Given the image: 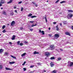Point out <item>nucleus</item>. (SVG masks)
<instances>
[{
  "label": "nucleus",
  "mask_w": 73,
  "mask_h": 73,
  "mask_svg": "<svg viewBox=\"0 0 73 73\" xmlns=\"http://www.w3.org/2000/svg\"><path fill=\"white\" fill-rule=\"evenodd\" d=\"M72 17H73V15L72 14H68L67 18L68 19H71Z\"/></svg>",
  "instance_id": "nucleus-1"
},
{
  "label": "nucleus",
  "mask_w": 73,
  "mask_h": 73,
  "mask_svg": "<svg viewBox=\"0 0 73 73\" xmlns=\"http://www.w3.org/2000/svg\"><path fill=\"white\" fill-rule=\"evenodd\" d=\"M68 65H69L70 66H72L73 65V62H71L70 61H69L68 62Z\"/></svg>",
  "instance_id": "nucleus-2"
},
{
  "label": "nucleus",
  "mask_w": 73,
  "mask_h": 73,
  "mask_svg": "<svg viewBox=\"0 0 73 73\" xmlns=\"http://www.w3.org/2000/svg\"><path fill=\"white\" fill-rule=\"evenodd\" d=\"M50 54L48 52H46L45 53V55L46 56V57H48L49 56Z\"/></svg>",
  "instance_id": "nucleus-3"
},
{
  "label": "nucleus",
  "mask_w": 73,
  "mask_h": 73,
  "mask_svg": "<svg viewBox=\"0 0 73 73\" xmlns=\"http://www.w3.org/2000/svg\"><path fill=\"white\" fill-rule=\"evenodd\" d=\"M15 24V22L14 21H13L11 23V26H14Z\"/></svg>",
  "instance_id": "nucleus-4"
},
{
  "label": "nucleus",
  "mask_w": 73,
  "mask_h": 73,
  "mask_svg": "<svg viewBox=\"0 0 73 73\" xmlns=\"http://www.w3.org/2000/svg\"><path fill=\"white\" fill-rule=\"evenodd\" d=\"M50 48L51 50H53L54 49V47L52 46H50Z\"/></svg>",
  "instance_id": "nucleus-5"
},
{
  "label": "nucleus",
  "mask_w": 73,
  "mask_h": 73,
  "mask_svg": "<svg viewBox=\"0 0 73 73\" xmlns=\"http://www.w3.org/2000/svg\"><path fill=\"white\" fill-rule=\"evenodd\" d=\"M50 65L51 67H53V66H54V64L52 62H51L50 63Z\"/></svg>",
  "instance_id": "nucleus-6"
},
{
  "label": "nucleus",
  "mask_w": 73,
  "mask_h": 73,
  "mask_svg": "<svg viewBox=\"0 0 73 73\" xmlns=\"http://www.w3.org/2000/svg\"><path fill=\"white\" fill-rule=\"evenodd\" d=\"M5 69L6 70H12V69H11L9 68H8L7 67H6Z\"/></svg>",
  "instance_id": "nucleus-7"
},
{
  "label": "nucleus",
  "mask_w": 73,
  "mask_h": 73,
  "mask_svg": "<svg viewBox=\"0 0 73 73\" xmlns=\"http://www.w3.org/2000/svg\"><path fill=\"white\" fill-rule=\"evenodd\" d=\"M15 37H16L15 35H13L12 36V38H11V40H15Z\"/></svg>",
  "instance_id": "nucleus-8"
},
{
  "label": "nucleus",
  "mask_w": 73,
  "mask_h": 73,
  "mask_svg": "<svg viewBox=\"0 0 73 73\" xmlns=\"http://www.w3.org/2000/svg\"><path fill=\"white\" fill-rule=\"evenodd\" d=\"M54 36L55 37H57V38H58L59 37V35L58 34H56Z\"/></svg>",
  "instance_id": "nucleus-9"
},
{
  "label": "nucleus",
  "mask_w": 73,
  "mask_h": 73,
  "mask_svg": "<svg viewBox=\"0 0 73 73\" xmlns=\"http://www.w3.org/2000/svg\"><path fill=\"white\" fill-rule=\"evenodd\" d=\"M32 4H33L34 5H35V6H36V7H37L38 6V5L36 4V3L34 2H32Z\"/></svg>",
  "instance_id": "nucleus-10"
},
{
  "label": "nucleus",
  "mask_w": 73,
  "mask_h": 73,
  "mask_svg": "<svg viewBox=\"0 0 73 73\" xmlns=\"http://www.w3.org/2000/svg\"><path fill=\"white\" fill-rule=\"evenodd\" d=\"M34 54H39V52H37L36 51H35L34 52Z\"/></svg>",
  "instance_id": "nucleus-11"
},
{
  "label": "nucleus",
  "mask_w": 73,
  "mask_h": 73,
  "mask_svg": "<svg viewBox=\"0 0 73 73\" xmlns=\"http://www.w3.org/2000/svg\"><path fill=\"white\" fill-rule=\"evenodd\" d=\"M13 1V0H10V1L7 2V4H11V3Z\"/></svg>",
  "instance_id": "nucleus-12"
},
{
  "label": "nucleus",
  "mask_w": 73,
  "mask_h": 73,
  "mask_svg": "<svg viewBox=\"0 0 73 73\" xmlns=\"http://www.w3.org/2000/svg\"><path fill=\"white\" fill-rule=\"evenodd\" d=\"M15 62H9V64H15Z\"/></svg>",
  "instance_id": "nucleus-13"
},
{
  "label": "nucleus",
  "mask_w": 73,
  "mask_h": 73,
  "mask_svg": "<svg viewBox=\"0 0 73 73\" xmlns=\"http://www.w3.org/2000/svg\"><path fill=\"white\" fill-rule=\"evenodd\" d=\"M66 35H68V36H70V33L69 32L66 33Z\"/></svg>",
  "instance_id": "nucleus-14"
},
{
  "label": "nucleus",
  "mask_w": 73,
  "mask_h": 73,
  "mask_svg": "<svg viewBox=\"0 0 73 73\" xmlns=\"http://www.w3.org/2000/svg\"><path fill=\"white\" fill-rule=\"evenodd\" d=\"M27 54V53H25L22 54L21 55V56L22 57H24V56H25V54Z\"/></svg>",
  "instance_id": "nucleus-15"
},
{
  "label": "nucleus",
  "mask_w": 73,
  "mask_h": 73,
  "mask_svg": "<svg viewBox=\"0 0 73 73\" xmlns=\"http://www.w3.org/2000/svg\"><path fill=\"white\" fill-rule=\"evenodd\" d=\"M10 56L12 58H14V59H16V57L15 56H13V55H11Z\"/></svg>",
  "instance_id": "nucleus-16"
},
{
  "label": "nucleus",
  "mask_w": 73,
  "mask_h": 73,
  "mask_svg": "<svg viewBox=\"0 0 73 73\" xmlns=\"http://www.w3.org/2000/svg\"><path fill=\"white\" fill-rule=\"evenodd\" d=\"M3 69V65L1 64H0V70Z\"/></svg>",
  "instance_id": "nucleus-17"
},
{
  "label": "nucleus",
  "mask_w": 73,
  "mask_h": 73,
  "mask_svg": "<svg viewBox=\"0 0 73 73\" xmlns=\"http://www.w3.org/2000/svg\"><path fill=\"white\" fill-rule=\"evenodd\" d=\"M2 13L3 14V15H7V13H6V12L4 11H3V12Z\"/></svg>",
  "instance_id": "nucleus-18"
},
{
  "label": "nucleus",
  "mask_w": 73,
  "mask_h": 73,
  "mask_svg": "<svg viewBox=\"0 0 73 73\" xmlns=\"http://www.w3.org/2000/svg\"><path fill=\"white\" fill-rule=\"evenodd\" d=\"M50 59L51 60H54V59H55V58L53 56L51 57Z\"/></svg>",
  "instance_id": "nucleus-19"
},
{
  "label": "nucleus",
  "mask_w": 73,
  "mask_h": 73,
  "mask_svg": "<svg viewBox=\"0 0 73 73\" xmlns=\"http://www.w3.org/2000/svg\"><path fill=\"white\" fill-rule=\"evenodd\" d=\"M68 12H73V11L72 10H68Z\"/></svg>",
  "instance_id": "nucleus-20"
},
{
  "label": "nucleus",
  "mask_w": 73,
  "mask_h": 73,
  "mask_svg": "<svg viewBox=\"0 0 73 73\" xmlns=\"http://www.w3.org/2000/svg\"><path fill=\"white\" fill-rule=\"evenodd\" d=\"M3 51H4V50L2 49H0V53H1V52H3Z\"/></svg>",
  "instance_id": "nucleus-21"
},
{
  "label": "nucleus",
  "mask_w": 73,
  "mask_h": 73,
  "mask_svg": "<svg viewBox=\"0 0 73 73\" xmlns=\"http://www.w3.org/2000/svg\"><path fill=\"white\" fill-rule=\"evenodd\" d=\"M58 26L57 25L56 26V30H57V31H58V30H59V28H58Z\"/></svg>",
  "instance_id": "nucleus-22"
},
{
  "label": "nucleus",
  "mask_w": 73,
  "mask_h": 73,
  "mask_svg": "<svg viewBox=\"0 0 73 73\" xmlns=\"http://www.w3.org/2000/svg\"><path fill=\"white\" fill-rule=\"evenodd\" d=\"M36 16H33L31 17V18L32 19H33V18H34L35 17H36Z\"/></svg>",
  "instance_id": "nucleus-23"
},
{
  "label": "nucleus",
  "mask_w": 73,
  "mask_h": 73,
  "mask_svg": "<svg viewBox=\"0 0 73 73\" xmlns=\"http://www.w3.org/2000/svg\"><path fill=\"white\" fill-rule=\"evenodd\" d=\"M41 33H42V35H45V33H44V31H42Z\"/></svg>",
  "instance_id": "nucleus-24"
},
{
  "label": "nucleus",
  "mask_w": 73,
  "mask_h": 73,
  "mask_svg": "<svg viewBox=\"0 0 73 73\" xmlns=\"http://www.w3.org/2000/svg\"><path fill=\"white\" fill-rule=\"evenodd\" d=\"M65 3V1H63L60 3V4H62V3Z\"/></svg>",
  "instance_id": "nucleus-25"
},
{
  "label": "nucleus",
  "mask_w": 73,
  "mask_h": 73,
  "mask_svg": "<svg viewBox=\"0 0 73 73\" xmlns=\"http://www.w3.org/2000/svg\"><path fill=\"white\" fill-rule=\"evenodd\" d=\"M63 23H64V25H65V24H66V21H63Z\"/></svg>",
  "instance_id": "nucleus-26"
},
{
  "label": "nucleus",
  "mask_w": 73,
  "mask_h": 73,
  "mask_svg": "<svg viewBox=\"0 0 73 73\" xmlns=\"http://www.w3.org/2000/svg\"><path fill=\"white\" fill-rule=\"evenodd\" d=\"M32 15V14L31 13H30L28 15V16L29 17H30V16H31Z\"/></svg>",
  "instance_id": "nucleus-27"
},
{
  "label": "nucleus",
  "mask_w": 73,
  "mask_h": 73,
  "mask_svg": "<svg viewBox=\"0 0 73 73\" xmlns=\"http://www.w3.org/2000/svg\"><path fill=\"white\" fill-rule=\"evenodd\" d=\"M2 1H3V0H1V2H0V4H4V2H2Z\"/></svg>",
  "instance_id": "nucleus-28"
},
{
  "label": "nucleus",
  "mask_w": 73,
  "mask_h": 73,
  "mask_svg": "<svg viewBox=\"0 0 73 73\" xmlns=\"http://www.w3.org/2000/svg\"><path fill=\"white\" fill-rule=\"evenodd\" d=\"M61 58H60V57L58 58V60H57V61H58L59 60H61Z\"/></svg>",
  "instance_id": "nucleus-29"
},
{
  "label": "nucleus",
  "mask_w": 73,
  "mask_h": 73,
  "mask_svg": "<svg viewBox=\"0 0 73 73\" xmlns=\"http://www.w3.org/2000/svg\"><path fill=\"white\" fill-rule=\"evenodd\" d=\"M26 63V61H25L22 64V65L24 66V65H25V64Z\"/></svg>",
  "instance_id": "nucleus-30"
},
{
  "label": "nucleus",
  "mask_w": 73,
  "mask_h": 73,
  "mask_svg": "<svg viewBox=\"0 0 73 73\" xmlns=\"http://www.w3.org/2000/svg\"><path fill=\"white\" fill-rule=\"evenodd\" d=\"M17 45H19V44H20V41H19L17 42Z\"/></svg>",
  "instance_id": "nucleus-31"
},
{
  "label": "nucleus",
  "mask_w": 73,
  "mask_h": 73,
  "mask_svg": "<svg viewBox=\"0 0 73 73\" xmlns=\"http://www.w3.org/2000/svg\"><path fill=\"white\" fill-rule=\"evenodd\" d=\"M19 45L20 46H23V43H20V44H19Z\"/></svg>",
  "instance_id": "nucleus-32"
},
{
  "label": "nucleus",
  "mask_w": 73,
  "mask_h": 73,
  "mask_svg": "<svg viewBox=\"0 0 73 73\" xmlns=\"http://www.w3.org/2000/svg\"><path fill=\"white\" fill-rule=\"evenodd\" d=\"M2 32H3V33H5V32H6V31H5V30L4 29L3 31Z\"/></svg>",
  "instance_id": "nucleus-33"
},
{
  "label": "nucleus",
  "mask_w": 73,
  "mask_h": 73,
  "mask_svg": "<svg viewBox=\"0 0 73 73\" xmlns=\"http://www.w3.org/2000/svg\"><path fill=\"white\" fill-rule=\"evenodd\" d=\"M5 27V25H3V27H2V28L3 29H4Z\"/></svg>",
  "instance_id": "nucleus-34"
},
{
  "label": "nucleus",
  "mask_w": 73,
  "mask_h": 73,
  "mask_svg": "<svg viewBox=\"0 0 73 73\" xmlns=\"http://www.w3.org/2000/svg\"><path fill=\"white\" fill-rule=\"evenodd\" d=\"M45 20L46 21V22H47V19H46V17H45Z\"/></svg>",
  "instance_id": "nucleus-35"
},
{
  "label": "nucleus",
  "mask_w": 73,
  "mask_h": 73,
  "mask_svg": "<svg viewBox=\"0 0 73 73\" xmlns=\"http://www.w3.org/2000/svg\"><path fill=\"white\" fill-rule=\"evenodd\" d=\"M23 9H24L23 7H22L21 8V11H23Z\"/></svg>",
  "instance_id": "nucleus-36"
},
{
  "label": "nucleus",
  "mask_w": 73,
  "mask_h": 73,
  "mask_svg": "<svg viewBox=\"0 0 73 73\" xmlns=\"http://www.w3.org/2000/svg\"><path fill=\"white\" fill-rule=\"evenodd\" d=\"M59 1V0H58L57 1L55 2V4H57V3H58V1Z\"/></svg>",
  "instance_id": "nucleus-37"
},
{
  "label": "nucleus",
  "mask_w": 73,
  "mask_h": 73,
  "mask_svg": "<svg viewBox=\"0 0 73 73\" xmlns=\"http://www.w3.org/2000/svg\"><path fill=\"white\" fill-rule=\"evenodd\" d=\"M20 30H23L24 28L23 27H21L20 28Z\"/></svg>",
  "instance_id": "nucleus-38"
},
{
  "label": "nucleus",
  "mask_w": 73,
  "mask_h": 73,
  "mask_svg": "<svg viewBox=\"0 0 73 73\" xmlns=\"http://www.w3.org/2000/svg\"><path fill=\"white\" fill-rule=\"evenodd\" d=\"M13 12L11 13V15H12V16H13Z\"/></svg>",
  "instance_id": "nucleus-39"
},
{
  "label": "nucleus",
  "mask_w": 73,
  "mask_h": 73,
  "mask_svg": "<svg viewBox=\"0 0 73 73\" xmlns=\"http://www.w3.org/2000/svg\"><path fill=\"white\" fill-rule=\"evenodd\" d=\"M25 44H28V42H27V41H25Z\"/></svg>",
  "instance_id": "nucleus-40"
},
{
  "label": "nucleus",
  "mask_w": 73,
  "mask_h": 73,
  "mask_svg": "<svg viewBox=\"0 0 73 73\" xmlns=\"http://www.w3.org/2000/svg\"><path fill=\"white\" fill-rule=\"evenodd\" d=\"M21 3H22V1H21L20 2H19L18 4H21Z\"/></svg>",
  "instance_id": "nucleus-41"
},
{
  "label": "nucleus",
  "mask_w": 73,
  "mask_h": 73,
  "mask_svg": "<svg viewBox=\"0 0 73 73\" xmlns=\"http://www.w3.org/2000/svg\"><path fill=\"white\" fill-rule=\"evenodd\" d=\"M53 72L54 73H56V70H54L53 71Z\"/></svg>",
  "instance_id": "nucleus-42"
},
{
  "label": "nucleus",
  "mask_w": 73,
  "mask_h": 73,
  "mask_svg": "<svg viewBox=\"0 0 73 73\" xmlns=\"http://www.w3.org/2000/svg\"><path fill=\"white\" fill-rule=\"evenodd\" d=\"M5 55H8V53H5Z\"/></svg>",
  "instance_id": "nucleus-43"
},
{
  "label": "nucleus",
  "mask_w": 73,
  "mask_h": 73,
  "mask_svg": "<svg viewBox=\"0 0 73 73\" xmlns=\"http://www.w3.org/2000/svg\"><path fill=\"white\" fill-rule=\"evenodd\" d=\"M23 70H24V71H25V70H27V69L25 68H23Z\"/></svg>",
  "instance_id": "nucleus-44"
},
{
  "label": "nucleus",
  "mask_w": 73,
  "mask_h": 73,
  "mask_svg": "<svg viewBox=\"0 0 73 73\" xmlns=\"http://www.w3.org/2000/svg\"><path fill=\"white\" fill-rule=\"evenodd\" d=\"M33 22H34V21H30V22L31 23H32V24H33Z\"/></svg>",
  "instance_id": "nucleus-45"
},
{
  "label": "nucleus",
  "mask_w": 73,
  "mask_h": 73,
  "mask_svg": "<svg viewBox=\"0 0 73 73\" xmlns=\"http://www.w3.org/2000/svg\"><path fill=\"white\" fill-rule=\"evenodd\" d=\"M56 23H57L56 22H54L53 23V24H56Z\"/></svg>",
  "instance_id": "nucleus-46"
},
{
  "label": "nucleus",
  "mask_w": 73,
  "mask_h": 73,
  "mask_svg": "<svg viewBox=\"0 0 73 73\" xmlns=\"http://www.w3.org/2000/svg\"><path fill=\"white\" fill-rule=\"evenodd\" d=\"M30 30L31 31H33V29H30Z\"/></svg>",
  "instance_id": "nucleus-47"
},
{
  "label": "nucleus",
  "mask_w": 73,
  "mask_h": 73,
  "mask_svg": "<svg viewBox=\"0 0 73 73\" xmlns=\"http://www.w3.org/2000/svg\"><path fill=\"white\" fill-rule=\"evenodd\" d=\"M35 26V25L33 24L32 25H31V27H33Z\"/></svg>",
  "instance_id": "nucleus-48"
},
{
  "label": "nucleus",
  "mask_w": 73,
  "mask_h": 73,
  "mask_svg": "<svg viewBox=\"0 0 73 73\" xmlns=\"http://www.w3.org/2000/svg\"><path fill=\"white\" fill-rule=\"evenodd\" d=\"M33 67H34V65L31 66H30V68H33Z\"/></svg>",
  "instance_id": "nucleus-49"
},
{
  "label": "nucleus",
  "mask_w": 73,
  "mask_h": 73,
  "mask_svg": "<svg viewBox=\"0 0 73 73\" xmlns=\"http://www.w3.org/2000/svg\"><path fill=\"white\" fill-rule=\"evenodd\" d=\"M15 13H17V10H15Z\"/></svg>",
  "instance_id": "nucleus-50"
},
{
  "label": "nucleus",
  "mask_w": 73,
  "mask_h": 73,
  "mask_svg": "<svg viewBox=\"0 0 73 73\" xmlns=\"http://www.w3.org/2000/svg\"><path fill=\"white\" fill-rule=\"evenodd\" d=\"M9 44H11H11H12V42H9Z\"/></svg>",
  "instance_id": "nucleus-51"
},
{
  "label": "nucleus",
  "mask_w": 73,
  "mask_h": 73,
  "mask_svg": "<svg viewBox=\"0 0 73 73\" xmlns=\"http://www.w3.org/2000/svg\"><path fill=\"white\" fill-rule=\"evenodd\" d=\"M14 9H16V7L14 6Z\"/></svg>",
  "instance_id": "nucleus-52"
},
{
  "label": "nucleus",
  "mask_w": 73,
  "mask_h": 73,
  "mask_svg": "<svg viewBox=\"0 0 73 73\" xmlns=\"http://www.w3.org/2000/svg\"><path fill=\"white\" fill-rule=\"evenodd\" d=\"M39 32L40 33H41V30H39Z\"/></svg>",
  "instance_id": "nucleus-53"
},
{
  "label": "nucleus",
  "mask_w": 73,
  "mask_h": 73,
  "mask_svg": "<svg viewBox=\"0 0 73 73\" xmlns=\"http://www.w3.org/2000/svg\"><path fill=\"white\" fill-rule=\"evenodd\" d=\"M71 28L73 30V26H72L71 27Z\"/></svg>",
  "instance_id": "nucleus-54"
},
{
  "label": "nucleus",
  "mask_w": 73,
  "mask_h": 73,
  "mask_svg": "<svg viewBox=\"0 0 73 73\" xmlns=\"http://www.w3.org/2000/svg\"><path fill=\"white\" fill-rule=\"evenodd\" d=\"M2 6V4H1V3L0 4V7H1Z\"/></svg>",
  "instance_id": "nucleus-55"
},
{
  "label": "nucleus",
  "mask_w": 73,
  "mask_h": 73,
  "mask_svg": "<svg viewBox=\"0 0 73 73\" xmlns=\"http://www.w3.org/2000/svg\"><path fill=\"white\" fill-rule=\"evenodd\" d=\"M60 26H62V24L61 23H60Z\"/></svg>",
  "instance_id": "nucleus-56"
},
{
  "label": "nucleus",
  "mask_w": 73,
  "mask_h": 73,
  "mask_svg": "<svg viewBox=\"0 0 73 73\" xmlns=\"http://www.w3.org/2000/svg\"><path fill=\"white\" fill-rule=\"evenodd\" d=\"M60 50L61 51H63V50L62 49H60Z\"/></svg>",
  "instance_id": "nucleus-57"
},
{
  "label": "nucleus",
  "mask_w": 73,
  "mask_h": 73,
  "mask_svg": "<svg viewBox=\"0 0 73 73\" xmlns=\"http://www.w3.org/2000/svg\"><path fill=\"white\" fill-rule=\"evenodd\" d=\"M48 29H49V30H50V28L49 27V28H48Z\"/></svg>",
  "instance_id": "nucleus-58"
},
{
  "label": "nucleus",
  "mask_w": 73,
  "mask_h": 73,
  "mask_svg": "<svg viewBox=\"0 0 73 73\" xmlns=\"http://www.w3.org/2000/svg\"><path fill=\"white\" fill-rule=\"evenodd\" d=\"M37 25V24H35V25H34V26H36Z\"/></svg>",
  "instance_id": "nucleus-59"
},
{
  "label": "nucleus",
  "mask_w": 73,
  "mask_h": 73,
  "mask_svg": "<svg viewBox=\"0 0 73 73\" xmlns=\"http://www.w3.org/2000/svg\"><path fill=\"white\" fill-rule=\"evenodd\" d=\"M47 57H46L45 58V60H46V59H47Z\"/></svg>",
  "instance_id": "nucleus-60"
},
{
  "label": "nucleus",
  "mask_w": 73,
  "mask_h": 73,
  "mask_svg": "<svg viewBox=\"0 0 73 73\" xmlns=\"http://www.w3.org/2000/svg\"><path fill=\"white\" fill-rule=\"evenodd\" d=\"M48 36H51V35L50 34H49L48 35Z\"/></svg>",
  "instance_id": "nucleus-61"
},
{
  "label": "nucleus",
  "mask_w": 73,
  "mask_h": 73,
  "mask_svg": "<svg viewBox=\"0 0 73 73\" xmlns=\"http://www.w3.org/2000/svg\"><path fill=\"white\" fill-rule=\"evenodd\" d=\"M34 72V71H32L31 72V73H33Z\"/></svg>",
  "instance_id": "nucleus-62"
},
{
  "label": "nucleus",
  "mask_w": 73,
  "mask_h": 73,
  "mask_svg": "<svg viewBox=\"0 0 73 73\" xmlns=\"http://www.w3.org/2000/svg\"><path fill=\"white\" fill-rule=\"evenodd\" d=\"M43 71H44V72H46V70H44Z\"/></svg>",
  "instance_id": "nucleus-63"
},
{
  "label": "nucleus",
  "mask_w": 73,
  "mask_h": 73,
  "mask_svg": "<svg viewBox=\"0 0 73 73\" xmlns=\"http://www.w3.org/2000/svg\"><path fill=\"white\" fill-rule=\"evenodd\" d=\"M3 9V7H2V8H1V9Z\"/></svg>",
  "instance_id": "nucleus-64"
}]
</instances>
